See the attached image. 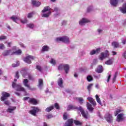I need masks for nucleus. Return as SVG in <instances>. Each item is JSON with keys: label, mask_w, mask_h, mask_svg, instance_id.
I'll list each match as a JSON object with an SVG mask.
<instances>
[{"label": "nucleus", "mask_w": 126, "mask_h": 126, "mask_svg": "<svg viewBox=\"0 0 126 126\" xmlns=\"http://www.w3.org/2000/svg\"><path fill=\"white\" fill-rule=\"evenodd\" d=\"M43 14H41L42 17H49L51 15V8L49 6H46L44 8L43 10H42Z\"/></svg>", "instance_id": "nucleus-1"}, {"label": "nucleus", "mask_w": 126, "mask_h": 126, "mask_svg": "<svg viewBox=\"0 0 126 126\" xmlns=\"http://www.w3.org/2000/svg\"><path fill=\"white\" fill-rule=\"evenodd\" d=\"M12 86L13 88H16L17 91H22V92H24L25 93H27L25 89L22 87L20 84H16L14 82H13Z\"/></svg>", "instance_id": "nucleus-2"}, {"label": "nucleus", "mask_w": 126, "mask_h": 126, "mask_svg": "<svg viewBox=\"0 0 126 126\" xmlns=\"http://www.w3.org/2000/svg\"><path fill=\"white\" fill-rule=\"evenodd\" d=\"M57 42H63V43H65L66 44H69V37L66 36H64L62 37H58L56 38Z\"/></svg>", "instance_id": "nucleus-3"}, {"label": "nucleus", "mask_w": 126, "mask_h": 126, "mask_svg": "<svg viewBox=\"0 0 126 126\" xmlns=\"http://www.w3.org/2000/svg\"><path fill=\"white\" fill-rule=\"evenodd\" d=\"M38 112H41V109H40L39 107L32 106V109L29 111V113L32 115V116H34L35 117L36 114L38 113Z\"/></svg>", "instance_id": "nucleus-4"}, {"label": "nucleus", "mask_w": 126, "mask_h": 126, "mask_svg": "<svg viewBox=\"0 0 126 126\" xmlns=\"http://www.w3.org/2000/svg\"><path fill=\"white\" fill-rule=\"evenodd\" d=\"M78 111H80L81 112V114L83 116V118L85 119H88V112L84 111L82 107L79 106Z\"/></svg>", "instance_id": "nucleus-5"}, {"label": "nucleus", "mask_w": 126, "mask_h": 126, "mask_svg": "<svg viewBox=\"0 0 126 126\" xmlns=\"http://www.w3.org/2000/svg\"><path fill=\"white\" fill-rule=\"evenodd\" d=\"M34 59H35V57L31 55H29L24 59V62L27 63H28L29 64H30V63H32L31 61H33Z\"/></svg>", "instance_id": "nucleus-6"}, {"label": "nucleus", "mask_w": 126, "mask_h": 126, "mask_svg": "<svg viewBox=\"0 0 126 126\" xmlns=\"http://www.w3.org/2000/svg\"><path fill=\"white\" fill-rule=\"evenodd\" d=\"M91 21L89 19L86 18H82L81 20L79 21V24L81 25V26H84L86 23H89Z\"/></svg>", "instance_id": "nucleus-7"}, {"label": "nucleus", "mask_w": 126, "mask_h": 126, "mask_svg": "<svg viewBox=\"0 0 126 126\" xmlns=\"http://www.w3.org/2000/svg\"><path fill=\"white\" fill-rule=\"evenodd\" d=\"M10 94L8 93H6L5 92H3L2 93V96H1V101H5V100L7 99V97H9Z\"/></svg>", "instance_id": "nucleus-8"}, {"label": "nucleus", "mask_w": 126, "mask_h": 126, "mask_svg": "<svg viewBox=\"0 0 126 126\" xmlns=\"http://www.w3.org/2000/svg\"><path fill=\"white\" fill-rule=\"evenodd\" d=\"M32 3L33 6H35L36 7H39L41 4V2L36 0H32Z\"/></svg>", "instance_id": "nucleus-9"}, {"label": "nucleus", "mask_w": 126, "mask_h": 126, "mask_svg": "<svg viewBox=\"0 0 126 126\" xmlns=\"http://www.w3.org/2000/svg\"><path fill=\"white\" fill-rule=\"evenodd\" d=\"M100 52H101V48H96L95 50H93L90 52V55L91 56L93 55H95V54H96V55H97V54H99L100 53Z\"/></svg>", "instance_id": "nucleus-10"}, {"label": "nucleus", "mask_w": 126, "mask_h": 126, "mask_svg": "<svg viewBox=\"0 0 126 126\" xmlns=\"http://www.w3.org/2000/svg\"><path fill=\"white\" fill-rule=\"evenodd\" d=\"M23 84L25 87H27L29 90H33V89L31 88L30 85H28V79H25L23 81Z\"/></svg>", "instance_id": "nucleus-11"}, {"label": "nucleus", "mask_w": 126, "mask_h": 126, "mask_svg": "<svg viewBox=\"0 0 126 126\" xmlns=\"http://www.w3.org/2000/svg\"><path fill=\"white\" fill-rule=\"evenodd\" d=\"M105 119L108 123H112L113 122V116L111 114H107L105 116Z\"/></svg>", "instance_id": "nucleus-12"}, {"label": "nucleus", "mask_w": 126, "mask_h": 126, "mask_svg": "<svg viewBox=\"0 0 126 126\" xmlns=\"http://www.w3.org/2000/svg\"><path fill=\"white\" fill-rule=\"evenodd\" d=\"M13 50V48L8 50H5L2 53V55L4 56V57H6L7 56H9V55H10V54L11 55V53H12Z\"/></svg>", "instance_id": "nucleus-13"}, {"label": "nucleus", "mask_w": 126, "mask_h": 126, "mask_svg": "<svg viewBox=\"0 0 126 126\" xmlns=\"http://www.w3.org/2000/svg\"><path fill=\"white\" fill-rule=\"evenodd\" d=\"M124 114L122 113L120 114H119L117 116V118L116 119V121L118 122V123H120V122H122V121L124 120Z\"/></svg>", "instance_id": "nucleus-14"}, {"label": "nucleus", "mask_w": 126, "mask_h": 126, "mask_svg": "<svg viewBox=\"0 0 126 126\" xmlns=\"http://www.w3.org/2000/svg\"><path fill=\"white\" fill-rule=\"evenodd\" d=\"M58 84L59 87L63 88V78H59L58 80Z\"/></svg>", "instance_id": "nucleus-15"}, {"label": "nucleus", "mask_w": 126, "mask_h": 126, "mask_svg": "<svg viewBox=\"0 0 126 126\" xmlns=\"http://www.w3.org/2000/svg\"><path fill=\"white\" fill-rule=\"evenodd\" d=\"M119 0H110V4L113 6H117L118 3L119 2ZM121 0L123 1V0Z\"/></svg>", "instance_id": "nucleus-16"}, {"label": "nucleus", "mask_w": 126, "mask_h": 126, "mask_svg": "<svg viewBox=\"0 0 126 126\" xmlns=\"http://www.w3.org/2000/svg\"><path fill=\"white\" fill-rule=\"evenodd\" d=\"M69 65L67 64H64V67L63 69L64 70L66 74H67V73H68V72L69 71Z\"/></svg>", "instance_id": "nucleus-17"}, {"label": "nucleus", "mask_w": 126, "mask_h": 126, "mask_svg": "<svg viewBox=\"0 0 126 126\" xmlns=\"http://www.w3.org/2000/svg\"><path fill=\"white\" fill-rule=\"evenodd\" d=\"M87 108L91 113L93 112L94 108L92 107V105H91L89 102H87Z\"/></svg>", "instance_id": "nucleus-18"}, {"label": "nucleus", "mask_w": 126, "mask_h": 126, "mask_svg": "<svg viewBox=\"0 0 126 126\" xmlns=\"http://www.w3.org/2000/svg\"><path fill=\"white\" fill-rule=\"evenodd\" d=\"M29 103L32 104V105H37L38 101L35 98H30L29 100Z\"/></svg>", "instance_id": "nucleus-19"}, {"label": "nucleus", "mask_w": 126, "mask_h": 126, "mask_svg": "<svg viewBox=\"0 0 126 126\" xmlns=\"http://www.w3.org/2000/svg\"><path fill=\"white\" fill-rule=\"evenodd\" d=\"M78 109H79V108L75 106L70 105L68 106L67 108V111H69L70 110H77L78 111Z\"/></svg>", "instance_id": "nucleus-20"}, {"label": "nucleus", "mask_w": 126, "mask_h": 126, "mask_svg": "<svg viewBox=\"0 0 126 126\" xmlns=\"http://www.w3.org/2000/svg\"><path fill=\"white\" fill-rule=\"evenodd\" d=\"M95 71L98 73H102V72H103V66H102L101 65H99L95 69Z\"/></svg>", "instance_id": "nucleus-21"}, {"label": "nucleus", "mask_w": 126, "mask_h": 126, "mask_svg": "<svg viewBox=\"0 0 126 126\" xmlns=\"http://www.w3.org/2000/svg\"><path fill=\"white\" fill-rule=\"evenodd\" d=\"M87 99L88 101H89V102H90V103H91L92 105H93V106H96V101H95L92 97H88Z\"/></svg>", "instance_id": "nucleus-22"}, {"label": "nucleus", "mask_w": 126, "mask_h": 126, "mask_svg": "<svg viewBox=\"0 0 126 126\" xmlns=\"http://www.w3.org/2000/svg\"><path fill=\"white\" fill-rule=\"evenodd\" d=\"M43 85H44V84L43 83V79H39L38 85V88H39V89H42V88L43 87Z\"/></svg>", "instance_id": "nucleus-23"}, {"label": "nucleus", "mask_w": 126, "mask_h": 126, "mask_svg": "<svg viewBox=\"0 0 126 126\" xmlns=\"http://www.w3.org/2000/svg\"><path fill=\"white\" fill-rule=\"evenodd\" d=\"M21 54H22V51L20 49H19L15 52H12L11 53L12 55H21Z\"/></svg>", "instance_id": "nucleus-24"}, {"label": "nucleus", "mask_w": 126, "mask_h": 126, "mask_svg": "<svg viewBox=\"0 0 126 126\" xmlns=\"http://www.w3.org/2000/svg\"><path fill=\"white\" fill-rule=\"evenodd\" d=\"M120 10L123 13H126V3L120 8Z\"/></svg>", "instance_id": "nucleus-25"}, {"label": "nucleus", "mask_w": 126, "mask_h": 126, "mask_svg": "<svg viewBox=\"0 0 126 126\" xmlns=\"http://www.w3.org/2000/svg\"><path fill=\"white\" fill-rule=\"evenodd\" d=\"M112 46L114 47V49H117V48H119V42L113 41L112 43Z\"/></svg>", "instance_id": "nucleus-26"}, {"label": "nucleus", "mask_w": 126, "mask_h": 126, "mask_svg": "<svg viewBox=\"0 0 126 126\" xmlns=\"http://www.w3.org/2000/svg\"><path fill=\"white\" fill-rule=\"evenodd\" d=\"M15 109H16V107H10L7 110V112H8V113H12V112H13Z\"/></svg>", "instance_id": "nucleus-27"}, {"label": "nucleus", "mask_w": 126, "mask_h": 126, "mask_svg": "<svg viewBox=\"0 0 126 126\" xmlns=\"http://www.w3.org/2000/svg\"><path fill=\"white\" fill-rule=\"evenodd\" d=\"M95 98L97 103H98L99 105H102V102L101 101V99H100V98L99 97V96H98L97 94L95 95Z\"/></svg>", "instance_id": "nucleus-28"}, {"label": "nucleus", "mask_w": 126, "mask_h": 126, "mask_svg": "<svg viewBox=\"0 0 126 126\" xmlns=\"http://www.w3.org/2000/svg\"><path fill=\"white\" fill-rule=\"evenodd\" d=\"M87 80L89 82H91V81H93V77L91 75H88L87 77Z\"/></svg>", "instance_id": "nucleus-29"}, {"label": "nucleus", "mask_w": 126, "mask_h": 126, "mask_svg": "<svg viewBox=\"0 0 126 126\" xmlns=\"http://www.w3.org/2000/svg\"><path fill=\"white\" fill-rule=\"evenodd\" d=\"M54 108V106H52L49 107H47L45 109V111L46 112H51V111H52V110H53Z\"/></svg>", "instance_id": "nucleus-30"}, {"label": "nucleus", "mask_w": 126, "mask_h": 126, "mask_svg": "<svg viewBox=\"0 0 126 126\" xmlns=\"http://www.w3.org/2000/svg\"><path fill=\"white\" fill-rule=\"evenodd\" d=\"M87 12H91V11H93V6H89L87 9Z\"/></svg>", "instance_id": "nucleus-31"}, {"label": "nucleus", "mask_w": 126, "mask_h": 126, "mask_svg": "<svg viewBox=\"0 0 126 126\" xmlns=\"http://www.w3.org/2000/svg\"><path fill=\"white\" fill-rule=\"evenodd\" d=\"M42 50L43 52H47V51H49V47L48 46H44L42 47Z\"/></svg>", "instance_id": "nucleus-32"}, {"label": "nucleus", "mask_w": 126, "mask_h": 126, "mask_svg": "<svg viewBox=\"0 0 126 126\" xmlns=\"http://www.w3.org/2000/svg\"><path fill=\"white\" fill-rule=\"evenodd\" d=\"M35 14V13L34 12H32L28 14V18H32V17H33V15Z\"/></svg>", "instance_id": "nucleus-33"}, {"label": "nucleus", "mask_w": 126, "mask_h": 126, "mask_svg": "<svg viewBox=\"0 0 126 126\" xmlns=\"http://www.w3.org/2000/svg\"><path fill=\"white\" fill-rule=\"evenodd\" d=\"M99 59L100 60H101V61H103V60H104V59H106L105 55H104V53H101V55L99 57Z\"/></svg>", "instance_id": "nucleus-34"}, {"label": "nucleus", "mask_w": 126, "mask_h": 126, "mask_svg": "<svg viewBox=\"0 0 126 126\" xmlns=\"http://www.w3.org/2000/svg\"><path fill=\"white\" fill-rule=\"evenodd\" d=\"M64 64H60L58 67V70H63V69Z\"/></svg>", "instance_id": "nucleus-35"}, {"label": "nucleus", "mask_w": 126, "mask_h": 126, "mask_svg": "<svg viewBox=\"0 0 126 126\" xmlns=\"http://www.w3.org/2000/svg\"><path fill=\"white\" fill-rule=\"evenodd\" d=\"M50 63H51V64H53V65H56V63H57L56 62V60H55V59L53 58L51 59Z\"/></svg>", "instance_id": "nucleus-36"}, {"label": "nucleus", "mask_w": 126, "mask_h": 126, "mask_svg": "<svg viewBox=\"0 0 126 126\" xmlns=\"http://www.w3.org/2000/svg\"><path fill=\"white\" fill-rule=\"evenodd\" d=\"M77 100H78L79 101V103L81 104V105H82V104H83V98L82 97H78L77 98Z\"/></svg>", "instance_id": "nucleus-37"}, {"label": "nucleus", "mask_w": 126, "mask_h": 126, "mask_svg": "<svg viewBox=\"0 0 126 126\" xmlns=\"http://www.w3.org/2000/svg\"><path fill=\"white\" fill-rule=\"evenodd\" d=\"M106 64H112L113 63V60L112 59L108 60L107 61L105 62Z\"/></svg>", "instance_id": "nucleus-38"}, {"label": "nucleus", "mask_w": 126, "mask_h": 126, "mask_svg": "<svg viewBox=\"0 0 126 126\" xmlns=\"http://www.w3.org/2000/svg\"><path fill=\"white\" fill-rule=\"evenodd\" d=\"M34 26V24H29L27 25V27H29V28H30L31 29H33Z\"/></svg>", "instance_id": "nucleus-39"}, {"label": "nucleus", "mask_w": 126, "mask_h": 126, "mask_svg": "<svg viewBox=\"0 0 126 126\" xmlns=\"http://www.w3.org/2000/svg\"><path fill=\"white\" fill-rule=\"evenodd\" d=\"M10 19L13 20L14 21V22H16V21H17V20H18V18H17V17H14V16L11 17Z\"/></svg>", "instance_id": "nucleus-40"}, {"label": "nucleus", "mask_w": 126, "mask_h": 126, "mask_svg": "<svg viewBox=\"0 0 126 126\" xmlns=\"http://www.w3.org/2000/svg\"><path fill=\"white\" fill-rule=\"evenodd\" d=\"M92 86H93V84H90V85H88L87 87V89L89 92L91 91V89L92 88Z\"/></svg>", "instance_id": "nucleus-41"}, {"label": "nucleus", "mask_w": 126, "mask_h": 126, "mask_svg": "<svg viewBox=\"0 0 126 126\" xmlns=\"http://www.w3.org/2000/svg\"><path fill=\"white\" fill-rule=\"evenodd\" d=\"M74 124H75V125H76V126H80V125H81V123H80V122H79L77 120H75L74 121Z\"/></svg>", "instance_id": "nucleus-42"}, {"label": "nucleus", "mask_w": 126, "mask_h": 126, "mask_svg": "<svg viewBox=\"0 0 126 126\" xmlns=\"http://www.w3.org/2000/svg\"><path fill=\"white\" fill-rule=\"evenodd\" d=\"M104 57H105L106 58H108V57H109V51H108V50H106L104 53Z\"/></svg>", "instance_id": "nucleus-43"}, {"label": "nucleus", "mask_w": 126, "mask_h": 126, "mask_svg": "<svg viewBox=\"0 0 126 126\" xmlns=\"http://www.w3.org/2000/svg\"><path fill=\"white\" fill-rule=\"evenodd\" d=\"M67 113L66 112L64 113L63 115V120H67Z\"/></svg>", "instance_id": "nucleus-44"}, {"label": "nucleus", "mask_w": 126, "mask_h": 126, "mask_svg": "<svg viewBox=\"0 0 126 126\" xmlns=\"http://www.w3.org/2000/svg\"><path fill=\"white\" fill-rule=\"evenodd\" d=\"M13 67H17V66H19V62H17L16 63L12 64Z\"/></svg>", "instance_id": "nucleus-45"}, {"label": "nucleus", "mask_w": 126, "mask_h": 126, "mask_svg": "<svg viewBox=\"0 0 126 126\" xmlns=\"http://www.w3.org/2000/svg\"><path fill=\"white\" fill-rule=\"evenodd\" d=\"M121 43H123V45H126V38H122Z\"/></svg>", "instance_id": "nucleus-46"}, {"label": "nucleus", "mask_w": 126, "mask_h": 126, "mask_svg": "<svg viewBox=\"0 0 126 126\" xmlns=\"http://www.w3.org/2000/svg\"><path fill=\"white\" fill-rule=\"evenodd\" d=\"M21 73H22L23 77H25V76H26V75L27 74V72L26 71H22Z\"/></svg>", "instance_id": "nucleus-47"}, {"label": "nucleus", "mask_w": 126, "mask_h": 126, "mask_svg": "<svg viewBox=\"0 0 126 126\" xmlns=\"http://www.w3.org/2000/svg\"><path fill=\"white\" fill-rule=\"evenodd\" d=\"M117 76H118V72H115V74L114 75V77L113 79V83H114V82H115V80H116V79L117 78Z\"/></svg>", "instance_id": "nucleus-48"}, {"label": "nucleus", "mask_w": 126, "mask_h": 126, "mask_svg": "<svg viewBox=\"0 0 126 126\" xmlns=\"http://www.w3.org/2000/svg\"><path fill=\"white\" fill-rule=\"evenodd\" d=\"M6 37L4 35L0 36V41H2V40H5Z\"/></svg>", "instance_id": "nucleus-49"}, {"label": "nucleus", "mask_w": 126, "mask_h": 126, "mask_svg": "<svg viewBox=\"0 0 126 126\" xmlns=\"http://www.w3.org/2000/svg\"><path fill=\"white\" fill-rule=\"evenodd\" d=\"M4 104H5V105H6V106H9V105H10V102L9 100H6L4 102Z\"/></svg>", "instance_id": "nucleus-50"}, {"label": "nucleus", "mask_w": 126, "mask_h": 126, "mask_svg": "<svg viewBox=\"0 0 126 126\" xmlns=\"http://www.w3.org/2000/svg\"><path fill=\"white\" fill-rule=\"evenodd\" d=\"M108 75L107 82H109V81H110V79H111V73L110 72L108 73Z\"/></svg>", "instance_id": "nucleus-51"}, {"label": "nucleus", "mask_w": 126, "mask_h": 126, "mask_svg": "<svg viewBox=\"0 0 126 126\" xmlns=\"http://www.w3.org/2000/svg\"><path fill=\"white\" fill-rule=\"evenodd\" d=\"M36 69L39 71H42V67L40 65H36Z\"/></svg>", "instance_id": "nucleus-52"}, {"label": "nucleus", "mask_w": 126, "mask_h": 126, "mask_svg": "<svg viewBox=\"0 0 126 126\" xmlns=\"http://www.w3.org/2000/svg\"><path fill=\"white\" fill-rule=\"evenodd\" d=\"M54 106L57 110L60 109V106H59L58 103H55Z\"/></svg>", "instance_id": "nucleus-53"}, {"label": "nucleus", "mask_w": 126, "mask_h": 126, "mask_svg": "<svg viewBox=\"0 0 126 126\" xmlns=\"http://www.w3.org/2000/svg\"><path fill=\"white\" fill-rule=\"evenodd\" d=\"M67 22L66 21H63L62 22V25L65 26V25H66Z\"/></svg>", "instance_id": "nucleus-54"}, {"label": "nucleus", "mask_w": 126, "mask_h": 126, "mask_svg": "<svg viewBox=\"0 0 126 126\" xmlns=\"http://www.w3.org/2000/svg\"><path fill=\"white\" fill-rule=\"evenodd\" d=\"M29 79L30 80H34V78L31 75H29Z\"/></svg>", "instance_id": "nucleus-55"}, {"label": "nucleus", "mask_w": 126, "mask_h": 126, "mask_svg": "<svg viewBox=\"0 0 126 126\" xmlns=\"http://www.w3.org/2000/svg\"><path fill=\"white\" fill-rule=\"evenodd\" d=\"M98 34H101V33H102V32H103V30L101 29H98L97 30Z\"/></svg>", "instance_id": "nucleus-56"}, {"label": "nucleus", "mask_w": 126, "mask_h": 126, "mask_svg": "<svg viewBox=\"0 0 126 126\" xmlns=\"http://www.w3.org/2000/svg\"><path fill=\"white\" fill-rule=\"evenodd\" d=\"M0 49H1V50L4 49V45L3 44H0Z\"/></svg>", "instance_id": "nucleus-57"}, {"label": "nucleus", "mask_w": 126, "mask_h": 126, "mask_svg": "<svg viewBox=\"0 0 126 126\" xmlns=\"http://www.w3.org/2000/svg\"><path fill=\"white\" fill-rule=\"evenodd\" d=\"M15 76L16 78H19V72L18 71L16 72V75Z\"/></svg>", "instance_id": "nucleus-58"}, {"label": "nucleus", "mask_w": 126, "mask_h": 126, "mask_svg": "<svg viewBox=\"0 0 126 126\" xmlns=\"http://www.w3.org/2000/svg\"><path fill=\"white\" fill-rule=\"evenodd\" d=\"M121 112V110L119 109H118L116 112L115 113V117H116V116L118 115V114H119V113H120Z\"/></svg>", "instance_id": "nucleus-59"}, {"label": "nucleus", "mask_w": 126, "mask_h": 126, "mask_svg": "<svg viewBox=\"0 0 126 126\" xmlns=\"http://www.w3.org/2000/svg\"><path fill=\"white\" fill-rule=\"evenodd\" d=\"M27 21H28L27 19H25V20H21V22L24 24L25 23H27Z\"/></svg>", "instance_id": "nucleus-60"}, {"label": "nucleus", "mask_w": 126, "mask_h": 126, "mask_svg": "<svg viewBox=\"0 0 126 126\" xmlns=\"http://www.w3.org/2000/svg\"><path fill=\"white\" fill-rule=\"evenodd\" d=\"M19 44L21 46V47H22V48H26V47L24 46V44L23 43L21 42H19Z\"/></svg>", "instance_id": "nucleus-61"}, {"label": "nucleus", "mask_w": 126, "mask_h": 126, "mask_svg": "<svg viewBox=\"0 0 126 126\" xmlns=\"http://www.w3.org/2000/svg\"><path fill=\"white\" fill-rule=\"evenodd\" d=\"M122 57L124 58V59H126V51L123 53V54H122Z\"/></svg>", "instance_id": "nucleus-62"}, {"label": "nucleus", "mask_w": 126, "mask_h": 126, "mask_svg": "<svg viewBox=\"0 0 126 126\" xmlns=\"http://www.w3.org/2000/svg\"><path fill=\"white\" fill-rule=\"evenodd\" d=\"M54 11H56V12L60 11V8H59L58 7H55L54 8Z\"/></svg>", "instance_id": "nucleus-63"}, {"label": "nucleus", "mask_w": 126, "mask_h": 126, "mask_svg": "<svg viewBox=\"0 0 126 126\" xmlns=\"http://www.w3.org/2000/svg\"><path fill=\"white\" fill-rule=\"evenodd\" d=\"M47 119H52L53 118V115L52 114H50L47 116Z\"/></svg>", "instance_id": "nucleus-64"}]
</instances>
